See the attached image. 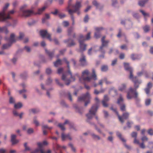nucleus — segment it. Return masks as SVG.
I'll use <instances>...</instances> for the list:
<instances>
[{
  "instance_id": "1",
  "label": "nucleus",
  "mask_w": 153,
  "mask_h": 153,
  "mask_svg": "<svg viewBox=\"0 0 153 153\" xmlns=\"http://www.w3.org/2000/svg\"><path fill=\"white\" fill-rule=\"evenodd\" d=\"M90 73L88 69H85L82 72L81 77H80L78 74H75V76H77L80 82H82L83 81L90 82L92 78L94 80L97 79V76L94 69L92 70V74L91 77L90 76Z\"/></svg>"
},
{
  "instance_id": "2",
  "label": "nucleus",
  "mask_w": 153,
  "mask_h": 153,
  "mask_svg": "<svg viewBox=\"0 0 153 153\" xmlns=\"http://www.w3.org/2000/svg\"><path fill=\"white\" fill-rule=\"evenodd\" d=\"M64 60H65L67 64L68 70L67 72L62 74V79L65 83L66 85H68L70 84L71 81H74L75 80V76H75V75L74 76L72 75V73L69 69L70 66L69 62L65 59H64Z\"/></svg>"
},
{
  "instance_id": "3",
  "label": "nucleus",
  "mask_w": 153,
  "mask_h": 153,
  "mask_svg": "<svg viewBox=\"0 0 153 153\" xmlns=\"http://www.w3.org/2000/svg\"><path fill=\"white\" fill-rule=\"evenodd\" d=\"M134 88H133L131 87L129 89L127 95V98L128 99H131L133 97L137 98L138 96V93L136 91V90L139 86V84L141 83V82H138L137 81H134Z\"/></svg>"
},
{
  "instance_id": "4",
  "label": "nucleus",
  "mask_w": 153,
  "mask_h": 153,
  "mask_svg": "<svg viewBox=\"0 0 153 153\" xmlns=\"http://www.w3.org/2000/svg\"><path fill=\"white\" fill-rule=\"evenodd\" d=\"M97 108H98L96 105H93L89 110V112L86 115L87 118L86 120L87 122L89 123L91 125H93L94 126V125L95 124L94 123L90 122V120L92 118L93 116L95 115Z\"/></svg>"
},
{
  "instance_id": "5",
  "label": "nucleus",
  "mask_w": 153,
  "mask_h": 153,
  "mask_svg": "<svg viewBox=\"0 0 153 153\" xmlns=\"http://www.w3.org/2000/svg\"><path fill=\"white\" fill-rule=\"evenodd\" d=\"M91 97L90 95L88 92H87L85 94L83 95L81 97H79L78 101L79 102L85 101H86L85 103V105L86 106L88 104L90 103Z\"/></svg>"
},
{
  "instance_id": "6",
  "label": "nucleus",
  "mask_w": 153,
  "mask_h": 153,
  "mask_svg": "<svg viewBox=\"0 0 153 153\" xmlns=\"http://www.w3.org/2000/svg\"><path fill=\"white\" fill-rule=\"evenodd\" d=\"M110 109L116 113L118 116L119 121L122 123H123L124 122V120L128 119V117L129 114L128 112L123 113L122 116L121 117L119 114L116 109L114 108L113 106L111 107L110 108Z\"/></svg>"
},
{
  "instance_id": "7",
  "label": "nucleus",
  "mask_w": 153,
  "mask_h": 153,
  "mask_svg": "<svg viewBox=\"0 0 153 153\" xmlns=\"http://www.w3.org/2000/svg\"><path fill=\"white\" fill-rule=\"evenodd\" d=\"M81 7V3L80 2L77 1L75 5L73 6V7L74 8V10H72L71 9H69L68 10L69 14L71 16L73 15L74 13L77 12V13L78 15L80 14V12L79 11V9Z\"/></svg>"
},
{
  "instance_id": "8",
  "label": "nucleus",
  "mask_w": 153,
  "mask_h": 153,
  "mask_svg": "<svg viewBox=\"0 0 153 153\" xmlns=\"http://www.w3.org/2000/svg\"><path fill=\"white\" fill-rule=\"evenodd\" d=\"M48 143L46 141H44L42 143L40 142L37 143L38 148L36 149L34 151L31 152V153H45L44 150L42 149L43 145H47Z\"/></svg>"
},
{
  "instance_id": "9",
  "label": "nucleus",
  "mask_w": 153,
  "mask_h": 153,
  "mask_svg": "<svg viewBox=\"0 0 153 153\" xmlns=\"http://www.w3.org/2000/svg\"><path fill=\"white\" fill-rule=\"evenodd\" d=\"M78 40L79 43V51L82 52L85 51L86 49L87 45L84 43L85 41L84 36L82 35H80Z\"/></svg>"
},
{
  "instance_id": "10",
  "label": "nucleus",
  "mask_w": 153,
  "mask_h": 153,
  "mask_svg": "<svg viewBox=\"0 0 153 153\" xmlns=\"http://www.w3.org/2000/svg\"><path fill=\"white\" fill-rule=\"evenodd\" d=\"M124 65L125 70L127 71H128L130 73L129 76V78L132 81H134L136 79V77L134 76L133 74V70L132 68L129 66V64L128 63H124Z\"/></svg>"
},
{
  "instance_id": "11",
  "label": "nucleus",
  "mask_w": 153,
  "mask_h": 153,
  "mask_svg": "<svg viewBox=\"0 0 153 153\" xmlns=\"http://www.w3.org/2000/svg\"><path fill=\"white\" fill-rule=\"evenodd\" d=\"M10 6V4L8 3H6L3 6L2 10L0 11V22L4 18V16H5L6 12Z\"/></svg>"
},
{
  "instance_id": "12",
  "label": "nucleus",
  "mask_w": 153,
  "mask_h": 153,
  "mask_svg": "<svg viewBox=\"0 0 153 153\" xmlns=\"http://www.w3.org/2000/svg\"><path fill=\"white\" fill-rule=\"evenodd\" d=\"M105 37L103 36L102 39V45L100 48V51L104 54L105 53V51L103 49L104 47H106L108 46V43L109 42L108 40H105Z\"/></svg>"
},
{
  "instance_id": "13",
  "label": "nucleus",
  "mask_w": 153,
  "mask_h": 153,
  "mask_svg": "<svg viewBox=\"0 0 153 153\" xmlns=\"http://www.w3.org/2000/svg\"><path fill=\"white\" fill-rule=\"evenodd\" d=\"M66 124H68L70 127V128L75 129L74 125L73 123L69 122L68 120H66L63 124L59 123L58 125V126L63 131L65 130V128L64 127V125Z\"/></svg>"
},
{
  "instance_id": "14",
  "label": "nucleus",
  "mask_w": 153,
  "mask_h": 153,
  "mask_svg": "<svg viewBox=\"0 0 153 153\" xmlns=\"http://www.w3.org/2000/svg\"><path fill=\"white\" fill-rule=\"evenodd\" d=\"M33 9L31 10H22L21 12L19 15L22 17H27L31 16L33 13L32 10Z\"/></svg>"
},
{
  "instance_id": "15",
  "label": "nucleus",
  "mask_w": 153,
  "mask_h": 153,
  "mask_svg": "<svg viewBox=\"0 0 153 153\" xmlns=\"http://www.w3.org/2000/svg\"><path fill=\"white\" fill-rule=\"evenodd\" d=\"M123 99L121 94L120 95L119 98L117 100V103L120 105H121L120 107V110L122 111H124L126 110L125 105L124 104H123Z\"/></svg>"
},
{
  "instance_id": "16",
  "label": "nucleus",
  "mask_w": 153,
  "mask_h": 153,
  "mask_svg": "<svg viewBox=\"0 0 153 153\" xmlns=\"http://www.w3.org/2000/svg\"><path fill=\"white\" fill-rule=\"evenodd\" d=\"M15 12V11L14 9L9 11L7 13V15H6L5 16H4V17L3 18V19L1 20V22L4 21L7 19H11L12 18L11 15L13 14Z\"/></svg>"
},
{
  "instance_id": "17",
  "label": "nucleus",
  "mask_w": 153,
  "mask_h": 153,
  "mask_svg": "<svg viewBox=\"0 0 153 153\" xmlns=\"http://www.w3.org/2000/svg\"><path fill=\"white\" fill-rule=\"evenodd\" d=\"M40 34L42 37H46L49 41L51 42L52 41L51 38V35L48 33L46 30H42L40 31Z\"/></svg>"
},
{
  "instance_id": "18",
  "label": "nucleus",
  "mask_w": 153,
  "mask_h": 153,
  "mask_svg": "<svg viewBox=\"0 0 153 153\" xmlns=\"http://www.w3.org/2000/svg\"><path fill=\"white\" fill-rule=\"evenodd\" d=\"M5 39L11 43L15 42L16 41L15 35L14 33H12L10 34V36L9 38L7 39L6 37H5Z\"/></svg>"
},
{
  "instance_id": "19",
  "label": "nucleus",
  "mask_w": 153,
  "mask_h": 153,
  "mask_svg": "<svg viewBox=\"0 0 153 153\" xmlns=\"http://www.w3.org/2000/svg\"><path fill=\"white\" fill-rule=\"evenodd\" d=\"M16 136L15 134H12L11 136V141L12 144H15L19 142V140L16 139Z\"/></svg>"
},
{
  "instance_id": "20",
  "label": "nucleus",
  "mask_w": 153,
  "mask_h": 153,
  "mask_svg": "<svg viewBox=\"0 0 153 153\" xmlns=\"http://www.w3.org/2000/svg\"><path fill=\"white\" fill-rule=\"evenodd\" d=\"M109 100V98L107 95H105L104 96L103 100L102 101V103L103 106L107 107L108 106V104L107 102Z\"/></svg>"
},
{
  "instance_id": "21",
  "label": "nucleus",
  "mask_w": 153,
  "mask_h": 153,
  "mask_svg": "<svg viewBox=\"0 0 153 153\" xmlns=\"http://www.w3.org/2000/svg\"><path fill=\"white\" fill-rule=\"evenodd\" d=\"M79 61L81 65H87L85 56L83 54L82 55L79 59Z\"/></svg>"
},
{
  "instance_id": "22",
  "label": "nucleus",
  "mask_w": 153,
  "mask_h": 153,
  "mask_svg": "<svg viewBox=\"0 0 153 153\" xmlns=\"http://www.w3.org/2000/svg\"><path fill=\"white\" fill-rule=\"evenodd\" d=\"M64 42L68 43L67 45L69 47H71L75 45V43L71 39L66 40Z\"/></svg>"
},
{
  "instance_id": "23",
  "label": "nucleus",
  "mask_w": 153,
  "mask_h": 153,
  "mask_svg": "<svg viewBox=\"0 0 153 153\" xmlns=\"http://www.w3.org/2000/svg\"><path fill=\"white\" fill-rule=\"evenodd\" d=\"M95 30L97 31L96 32H95L94 34V37L97 39L100 37V34L98 32L99 31L103 29V28L102 27H96L95 28Z\"/></svg>"
},
{
  "instance_id": "24",
  "label": "nucleus",
  "mask_w": 153,
  "mask_h": 153,
  "mask_svg": "<svg viewBox=\"0 0 153 153\" xmlns=\"http://www.w3.org/2000/svg\"><path fill=\"white\" fill-rule=\"evenodd\" d=\"M64 59H65L67 60V59L65 58H64L62 60H61L59 59H57L55 62H54V66L56 67H57L60 65H61L62 63V61L65 62V63H66L65 60H64Z\"/></svg>"
},
{
  "instance_id": "25",
  "label": "nucleus",
  "mask_w": 153,
  "mask_h": 153,
  "mask_svg": "<svg viewBox=\"0 0 153 153\" xmlns=\"http://www.w3.org/2000/svg\"><path fill=\"white\" fill-rule=\"evenodd\" d=\"M126 87V84L123 83L121 84L118 87L119 91H123L125 90Z\"/></svg>"
},
{
  "instance_id": "26",
  "label": "nucleus",
  "mask_w": 153,
  "mask_h": 153,
  "mask_svg": "<svg viewBox=\"0 0 153 153\" xmlns=\"http://www.w3.org/2000/svg\"><path fill=\"white\" fill-rule=\"evenodd\" d=\"M45 50L46 53L48 55L49 58L51 59L52 58L54 55V51H48L46 49H45Z\"/></svg>"
},
{
  "instance_id": "27",
  "label": "nucleus",
  "mask_w": 153,
  "mask_h": 153,
  "mask_svg": "<svg viewBox=\"0 0 153 153\" xmlns=\"http://www.w3.org/2000/svg\"><path fill=\"white\" fill-rule=\"evenodd\" d=\"M142 74H144L145 77L146 78H148L149 77L148 74L146 71H142L138 72L137 73V74L138 76H141Z\"/></svg>"
},
{
  "instance_id": "28",
  "label": "nucleus",
  "mask_w": 153,
  "mask_h": 153,
  "mask_svg": "<svg viewBox=\"0 0 153 153\" xmlns=\"http://www.w3.org/2000/svg\"><path fill=\"white\" fill-rule=\"evenodd\" d=\"M4 32L6 34H7L9 31L8 30L6 26L0 27V32Z\"/></svg>"
},
{
  "instance_id": "29",
  "label": "nucleus",
  "mask_w": 153,
  "mask_h": 153,
  "mask_svg": "<svg viewBox=\"0 0 153 153\" xmlns=\"http://www.w3.org/2000/svg\"><path fill=\"white\" fill-rule=\"evenodd\" d=\"M116 135L120 139V140L123 142H125L126 141V140L123 138L122 136V134L120 133L118 131L116 132Z\"/></svg>"
},
{
  "instance_id": "30",
  "label": "nucleus",
  "mask_w": 153,
  "mask_h": 153,
  "mask_svg": "<svg viewBox=\"0 0 153 153\" xmlns=\"http://www.w3.org/2000/svg\"><path fill=\"white\" fill-rule=\"evenodd\" d=\"M23 106L21 102L15 103L14 104V108L16 109H19L21 108Z\"/></svg>"
},
{
  "instance_id": "31",
  "label": "nucleus",
  "mask_w": 153,
  "mask_h": 153,
  "mask_svg": "<svg viewBox=\"0 0 153 153\" xmlns=\"http://www.w3.org/2000/svg\"><path fill=\"white\" fill-rule=\"evenodd\" d=\"M140 11L144 16L145 19H146V18L149 17V14L148 13L145 12L144 10H140Z\"/></svg>"
},
{
  "instance_id": "32",
  "label": "nucleus",
  "mask_w": 153,
  "mask_h": 153,
  "mask_svg": "<svg viewBox=\"0 0 153 153\" xmlns=\"http://www.w3.org/2000/svg\"><path fill=\"white\" fill-rule=\"evenodd\" d=\"M46 7L45 6H44L41 8L39 9L37 14H40L42 13L43 11H45Z\"/></svg>"
},
{
  "instance_id": "33",
  "label": "nucleus",
  "mask_w": 153,
  "mask_h": 153,
  "mask_svg": "<svg viewBox=\"0 0 153 153\" xmlns=\"http://www.w3.org/2000/svg\"><path fill=\"white\" fill-rule=\"evenodd\" d=\"M148 0H145V1H140L138 2V4L140 7H143L144 4L146 3Z\"/></svg>"
},
{
  "instance_id": "34",
  "label": "nucleus",
  "mask_w": 153,
  "mask_h": 153,
  "mask_svg": "<svg viewBox=\"0 0 153 153\" xmlns=\"http://www.w3.org/2000/svg\"><path fill=\"white\" fill-rule=\"evenodd\" d=\"M149 26L148 25H146L145 26L143 27L144 31L145 33H147L149 32Z\"/></svg>"
},
{
  "instance_id": "35",
  "label": "nucleus",
  "mask_w": 153,
  "mask_h": 153,
  "mask_svg": "<svg viewBox=\"0 0 153 153\" xmlns=\"http://www.w3.org/2000/svg\"><path fill=\"white\" fill-rule=\"evenodd\" d=\"M50 18V16L49 14H46L45 15V17L42 19V22L43 23H44L46 19H49Z\"/></svg>"
},
{
  "instance_id": "36",
  "label": "nucleus",
  "mask_w": 153,
  "mask_h": 153,
  "mask_svg": "<svg viewBox=\"0 0 153 153\" xmlns=\"http://www.w3.org/2000/svg\"><path fill=\"white\" fill-rule=\"evenodd\" d=\"M25 36V34L24 33L20 32L19 33V36L18 37V39L19 40L22 39Z\"/></svg>"
},
{
  "instance_id": "37",
  "label": "nucleus",
  "mask_w": 153,
  "mask_h": 153,
  "mask_svg": "<svg viewBox=\"0 0 153 153\" xmlns=\"http://www.w3.org/2000/svg\"><path fill=\"white\" fill-rule=\"evenodd\" d=\"M91 135L92 137L95 139L100 140V137L98 135H96L94 133H92Z\"/></svg>"
},
{
  "instance_id": "38",
  "label": "nucleus",
  "mask_w": 153,
  "mask_h": 153,
  "mask_svg": "<svg viewBox=\"0 0 153 153\" xmlns=\"http://www.w3.org/2000/svg\"><path fill=\"white\" fill-rule=\"evenodd\" d=\"M15 100L12 97L10 96L9 98V102L10 104H15Z\"/></svg>"
},
{
  "instance_id": "39",
  "label": "nucleus",
  "mask_w": 153,
  "mask_h": 153,
  "mask_svg": "<svg viewBox=\"0 0 153 153\" xmlns=\"http://www.w3.org/2000/svg\"><path fill=\"white\" fill-rule=\"evenodd\" d=\"M39 0H37L34 2V4L31 7V9H33L36 7L38 4Z\"/></svg>"
},
{
  "instance_id": "40",
  "label": "nucleus",
  "mask_w": 153,
  "mask_h": 153,
  "mask_svg": "<svg viewBox=\"0 0 153 153\" xmlns=\"http://www.w3.org/2000/svg\"><path fill=\"white\" fill-rule=\"evenodd\" d=\"M114 140V137L113 135H109L108 137L107 140L109 142L113 143Z\"/></svg>"
},
{
  "instance_id": "41",
  "label": "nucleus",
  "mask_w": 153,
  "mask_h": 153,
  "mask_svg": "<svg viewBox=\"0 0 153 153\" xmlns=\"http://www.w3.org/2000/svg\"><path fill=\"white\" fill-rule=\"evenodd\" d=\"M94 126L95 127V129L98 132H99L100 134H102L104 137L105 136V134L102 133L100 129V128H98L96 125H94Z\"/></svg>"
},
{
  "instance_id": "42",
  "label": "nucleus",
  "mask_w": 153,
  "mask_h": 153,
  "mask_svg": "<svg viewBox=\"0 0 153 153\" xmlns=\"http://www.w3.org/2000/svg\"><path fill=\"white\" fill-rule=\"evenodd\" d=\"M33 121L34 123L36 126H39V122L36 120V117H34Z\"/></svg>"
},
{
  "instance_id": "43",
  "label": "nucleus",
  "mask_w": 153,
  "mask_h": 153,
  "mask_svg": "<svg viewBox=\"0 0 153 153\" xmlns=\"http://www.w3.org/2000/svg\"><path fill=\"white\" fill-rule=\"evenodd\" d=\"M67 134H65L62 133V134L61 138L62 141H65L67 139Z\"/></svg>"
},
{
  "instance_id": "44",
  "label": "nucleus",
  "mask_w": 153,
  "mask_h": 153,
  "mask_svg": "<svg viewBox=\"0 0 153 153\" xmlns=\"http://www.w3.org/2000/svg\"><path fill=\"white\" fill-rule=\"evenodd\" d=\"M92 4H93L96 6L97 8H98L100 6L99 4L95 0L93 1Z\"/></svg>"
},
{
  "instance_id": "45",
  "label": "nucleus",
  "mask_w": 153,
  "mask_h": 153,
  "mask_svg": "<svg viewBox=\"0 0 153 153\" xmlns=\"http://www.w3.org/2000/svg\"><path fill=\"white\" fill-rule=\"evenodd\" d=\"M101 69L102 71H105L108 70V67L107 65H103Z\"/></svg>"
},
{
  "instance_id": "46",
  "label": "nucleus",
  "mask_w": 153,
  "mask_h": 153,
  "mask_svg": "<svg viewBox=\"0 0 153 153\" xmlns=\"http://www.w3.org/2000/svg\"><path fill=\"white\" fill-rule=\"evenodd\" d=\"M90 35H91V33L89 32L87 33V35L86 36L85 38V37L84 36V39H85V40H89L90 39V38H91Z\"/></svg>"
},
{
  "instance_id": "47",
  "label": "nucleus",
  "mask_w": 153,
  "mask_h": 153,
  "mask_svg": "<svg viewBox=\"0 0 153 153\" xmlns=\"http://www.w3.org/2000/svg\"><path fill=\"white\" fill-rule=\"evenodd\" d=\"M52 72V70L50 68H47L46 69V73L48 74H51Z\"/></svg>"
},
{
  "instance_id": "48",
  "label": "nucleus",
  "mask_w": 153,
  "mask_h": 153,
  "mask_svg": "<svg viewBox=\"0 0 153 153\" xmlns=\"http://www.w3.org/2000/svg\"><path fill=\"white\" fill-rule=\"evenodd\" d=\"M10 44H7L4 45L2 47L3 49H6L9 48L11 46Z\"/></svg>"
},
{
  "instance_id": "49",
  "label": "nucleus",
  "mask_w": 153,
  "mask_h": 153,
  "mask_svg": "<svg viewBox=\"0 0 153 153\" xmlns=\"http://www.w3.org/2000/svg\"><path fill=\"white\" fill-rule=\"evenodd\" d=\"M24 50L27 52H30V51L31 49L30 47L28 46H25L24 48Z\"/></svg>"
},
{
  "instance_id": "50",
  "label": "nucleus",
  "mask_w": 153,
  "mask_h": 153,
  "mask_svg": "<svg viewBox=\"0 0 153 153\" xmlns=\"http://www.w3.org/2000/svg\"><path fill=\"white\" fill-rule=\"evenodd\" d=\"M33 129L32 128H29L27 130V132L29 134L33 133Z\"/></svg>"
},
{
  "instance_id": "51",
  "label": "nucleus",
  "mask_w": 153,
  "mask_h": 153,
  "mask_svg": "<svg viewBox=\"0 0 153 153\" xmlns=\"http://www.w3.org/2000/svg\"><path fill=\"white\" fill-rule=\"evenodd\" d=\"M151 100L150 99H148L146 100L145 103L146 106L149 105L150 103Z\"/></svg>"
},
{
  "instance_id": "52",
  "label": "nucleus",
  "mask_w": 153,
  "mask_h": 153,
  "mask_svg": "<svg viewBox=\"0 0 153 153\" xmlns=\"http://www.w3.org/2000/svg\"><path fill=\"white\" fill-rule=\"evenodd\" d=\"M132 137L134 138H137V133L135 132H133L131 134Z\"/></svg>"
},
{
  "instance_id": "53",
  "label": "nucleus",
  "mask_w": 153,
  "mask_h": 153,
  "mask_svg": "<svg viewBox=\"0 0 153 153\" xmlns=\"http://www.w3.org/2000/svg\"><path fill=\"white\" fill-rule=\"evenodd\" d=\"M30 112H31L33 113H36L39 112V110L38 109L33 108L30 109Z\"/></svg>"
},
{
  "instance_id": "54",
  "label": "nucleus",
  "mask_w": 153,
  "mask_h": 153,
  "mask_svg": "<svg viewBox=\"0 0 153 153\" xmlns=\"http://www.w3.org/2000/svg\"><path fill=\"white\" fill-rule=\"evenodd\" d=\"M52 89H53L52 88H51L47 90L46 94H47V96L49 97H51L50 94V91L51 90H52Z\"/></svg>"
},
{
  "instance_id": "55",
  "label": "nucleus",
  "mask_w": 153,
  "mask_h": 153,
  "mask_svg": "<svg viewBox=\"0 0 153 153\" xmlns=\"http://www.w3.org/2000/svg\"><path fill=\"white\" fill-rule=\"evenodd\" d=\"M69 146L71 148L72 150L74 152H76V149L75 148L73 147V145L71 143H69Z\"/></svg>"
},
{
  "instance_id": "56",
  "label": "nucleus",
  "mask_w": 153,
  "mask_h": 153,
  "mask_svg": "<svg viewBox=\"0 0 153 153\" xmlns=\"http://www.w3.org/2000/svg\"><path fill=\"white\" fill-rule=\"evenodd\" d=\"M141 139L143 142H144L145 141H147L148 140V138L145 136L141 138Z\"/></svg>"
},
{
  "instance_id": "57",
  "label": "nucleus",
  "mask_w": 153,
  "mask_h": 153,
  "mask_svg": "<svg viewBox=\"0 0 153 153\" xmlns=\"http://www.w3.org/2000/svg\"><path fill=\"white\" fill-rule=\"evenodd\" d=\"M89 17L88 15H86L85 18H84V21L85 22L87 23L88 22L89 20Z\"/></svg>"
},
{
  "instance_id": "58",
  "label": "nucleus",
  "mask_w": 153,
  "mask_h": 153,
  "mask_svg": "<svg viewBox=\"0 0 153 153\" xmlns=\"http://www.w3.org/2000/svg\"><path fill=\"white\" fill-rule=\"evenodd\" d=\"M52 82V80L50 78L48 79L46 82V84L48 85L50 84Z\"/></svg>"
},
{
  "instance_id": "59",
  "label": "nucleus",
  "mask_w": 153,
  "mask_h": 153,
  "mask_svg": "<svg viewBox=\"0 0 153 153\" xmlns=\"http://www.w3.org/2000/svg\"><path fill=\"white\" fill-rule=\"evenodd\" d=\"M117 59H115L112 61V63L111 65L112 66H114L117 63Z\"/></svg>"
},
{
  "instance_id": "60",
  "label": "nucleus",
  "mask_w": 153,
  "mask_h": 153,
  "mask_svg": "<svg viewBox=\"0 0 153 153\" xmlns=\"http://www.w3.org/2000/svg\"><path fill=\"white\" fill-rule=\"evenodd\" d=\"M18 2L17 1H15L13 2V5L14 7H16L18 4Z\"/></svg>"
},
{
  "instance_id": "61",
  "label": "nucleus",
  "mask_w": 153,
  "mask_h": 153,
  "mask_svg": "<svg viewBox=\"0 0 153 153\" xmlns=\"http://www.w3.org/2000/svg\"><path fill=\"white\" fill-rule=\"evenodd\" d=\"M62 24L64 27H67L69 25V22L67 21H64L62 23Z\"/></svg>"
},
{
  "instance_id": "62",
  "label": "nucleus",
  "mask_w": 153,
  "mask_h": 153,
  "mask_svg": "<svg viewBox=\"0 0 153 153\" xmlns=\"http://www.w3.org/2000/svg\"><path fill=\"white\" fill-rule=\"evenodd\" d=\"M63 71V69L62 68H59L57 72L59 74H61L62 72Z\"/></svg>"
},
{
  "instance_id": "63",
  "label": "nucleus",
  "mask_w": 153,
  "mask_h": 153,
  "mask_svg": "<svg viewBox=\"0 0 153 153\" xmlns=\"http://www.w3.org/2000/svg\"><path fill=\"white\" fill-rule=\"evenodd\" d=\"M139 145L140 147L142 149H144L145 148V146L144 144V142H143L142 143H140Z\"/></svg>"
},
{
  "instance_id": "64",
  "label": "nucleus",
  "mask_w": 153,
  "mask_h": 153,
  "mask_svg": "<svg viewBox=\"0 0 153 153\" xmlns=\"http://www.w3.org/2000/svg\"><path fill=\"white\" fill-rule=\"evenodd\" d=\"M148 134L150 135H153V131L152 129H150L148 131Z\"/></svg>"
}]
</instances>
